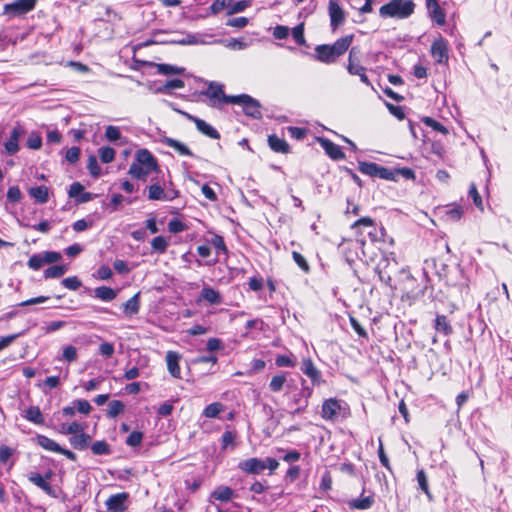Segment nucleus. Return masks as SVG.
<instances>
[{"mask_svg":"<svg viewBox=\"0 0 512 512\" xmlns=\"http://www.w3.org/2000/svg\"><path fill=\"white\" fill-rule=\"evenodd\" d=\"M354 35H346L338 39L332 45H318L315 48L316 59L322 63L330 64L334 63L338 57L343 55L350 47Z\"/></svg>","mask_w":512,"mask_h":512,"instance_id":"nucleus-1","label":"nucleus"},{"mask_svg":"<svg viewBox=\"0 0 512 512\" xmlns=\"http://www.w3.org/2000/svg\"><path fill=\"white\" fill-rule=\"evenodd\" d=\"M313 389L306 385V380L302 379L301 388H298L293 383L287 384V390L285 396L288 398L289 405L293 410L292 415H298L303 413L308 407V400L312 396Z\"/></svg>","mask_w":512,"mask_h":512,"instance_id":"nucleus-2","label":"nucleus"},{"mask_svg":"<svg viewBox=\"0 0 512 512\" xmlns=\"http://www.w3.org/2000/svg\"><path fill=\"white\" fill-rule=\"evenodd\" d=\"M415 4L412 0H391L379 9L382 18H408L414 12Z\"/></svg>","mask_w":512,"mask_h":512,"instance_id":"nucleus-3","label":"nucleus"},{"mask_svg":"<svg viewBox=\"0 0 512 512\" xmlns=\"http://www.w3.org/2000/svg\"><path fill=\"white\" fill-rule=\"evenodd\" d=\"M210 100V106L214 108H222L225 104H232L230 99L234 96H229L224 93V85L218 82H208V88L201 92Z\"/></svg>","mask_w":512,"mask_h":512,"instance_id":"nucleus-4","label":"nucleus"},{"mask_svg":"<svg viewBox=\"0 0 512 512\" xmlns=\"http://www.w3.org/2000/svg\"><path fill=\"white\" fill-rule=\"evenodd\" d=\"M232 104H238L243 107V111L247 116L254 119H260L262 117L261 104L258 100L247 94L235 95L234 98L230 99Z\"/></svg>","mask_w":512,"mask_h":512,"instance_id":"nucleus-5","label":"nucleus"},{"mask_svg":"<svg viewBox=\"0 0 512 512\" xmlns=\"http://www.w3.org/2000/svg\"><path fill=\"white\" fill-rule=\"evenodd\" d=\"M37 0H15L12 3L5 4L3 13L10 16H20L32 11L36 6Z\"/></svg>","mask_w":512,"mask_h":512,"instance_id":"nucleus-6","label":"nucleus"},{"mask_svg":"<svg viewBox=\"0 0 512 512\" xmlns=\"http://www.w3.org/2000/svg\"><path fill=\"white\" fill-rule=\"evenodd\" d=\"M343 404H345L343 401L335 398L326 399L322 404V418L328 421L337 420L344 409Z\"/></svg>","mask_w":512,"mask_h":512,"instance_id":"nucleus-7","label":"nucleus"},{"mask_svg":"<svg viewBox=\"0 0 512 512\" xmlns=\"http://www.w3.org/2000/svg\"><path fill=\"white\" fill-rule=\"evenodd\" d=\"M166 43L178 45H205L209 42L206 41L205 36L201 34L177 33L171 39L166 40Z\"/></svg>","mask_w":512,"mask_h":512,"instance_id":"nucleus-8","label":"nucleus"},{"mask_svg":"<svg viewBox=\"0 0 512 512\" xmlns=\"http://www.w3.org/2000/svg\"><path fill=\"white\" fill-rule=\"evenodd\" d=\"M431 55L439 64L448 61V42L443 37L434 40L431 45Z\"/></svg>","mask_w":512,"mask_h":512,"instance_id":"nucleus-9","label":"nucleus"},{"mask_svg":"<svg viewBox=\"0 0 512 512\" xmlns=\"http://www.w3.org/2000/svg\"><path fill=\"white\" fill-rule=\"evenodd\" d=\"M300 369L303 374L310 378L313 385L320 386L324 383L321 372L315 367L313 361L310 358H305L302 360Z\"/></svg>","mask_w":512,"mask_h":512,"instance_id":"nucleus-10","label":"nucleus"},{"mask_svg":"<svg viewBox=\"0 0 512 512\" xmlns=\"http://www.w3.org/2000/svg\"><path fill=\"white\" fill-rule=\"evenodd\" d=\"M239 469L249 474H260L267 469L266 461L259 458H249L243 460L238 465Z\"/></svg>","mask_w":512,"mask_h":512,"instance_id":"nucleus-11","label":"nucleus"},{"mask_svg":"<svg viewBox=\"0 0 512 512\" xmlns=\"http://www.w3.org/2000/svg\"><path fill=\"white\" fill-rule=\"evenodd\" d=\"M127 499L128 494L125 492L111 495L105 502L108 512H124Z\"/></svg>","mask_w":512,"mask_h":512,"instance_id":"nucleus-12","label":"nucleus"},{"mask_svg":"<svg viewBox=\"0 0 512 512\" xmlns=\"http://www.w3.org/2000/svg\"><path fill=\"white\" fill-rule=\"evenodd\" d=\"M426 7L431 19L439 26H443L446 22L445 11L440 7L437 0H426Z\"/></svg>","mask_w":512,"mask_h":512,"instance_id":"nucleus-13","label":"nucleus"},{"mask_svg":"<svg viewBox=\"0 0 512 512\" xmlns=\"http://www.w3.org/2000/svg\"><path fill=\"white\" fill-rule=\"evenodd\" d=\"M185 115L190 121L195 123L197 130L199 132H201L202 134H204L207 137L212 138V139L220 138L219 132L214 127H212L210 124L205 122L204 120L197 118L193 115H190L188 113H185Z\"/></svg>","mask_w":512,"mask_h":512,"instance_id":"nucleus-14","label":"nucleus"},{"mask_svg":"<svg viewBox=\"0 0 512 512\" xmlns=\"http://www.w3.org/2000/svg\"><path fill=\"white\" fill-rule=\"evenodd\" d=\"M320 146L324 149L326 154L333 160H340L345 157L339 145L333 143L327 138H318Z\"/></svg>","mask_w":512,"mask_h":512,"instance_id":"nucleus-15","label":"nucleus"},{"mask_svg":"<svg viewBox=\"0 0 512 512\" xmlns=\"http://www.w3.org/2000/svg\"><path fill=\"white\" fill-rule=\"evenodd\" d=\"M146 168H150L153 170L158 169L157 160L154 155L147 149H139L135 154V161Z\"/></svg>","mask_w":512,"mask_h":512,"instance_id":"nucleus-16","label":"nucleus"},{"mask_svg":"<svg viewBox=\"0 0 512 512\" xmlns=\"http://www.w3.org/2000/svg\"><path fill=\"white\" fill-rule=\"evenodd\" d=\"M329 16L333 30L341 25L345 20L344 11L338 5L336 0H330L329 2Z\"/></svg>","mask_w":512,"mask_h":512,"instance_id":"nucleus-17","label":"nucleus"},{"mask_svg":"<svg viewBox=\"0 0 512 512\" xmlns=\"http://www.w3.org/2000/svg\"><path fill=\"white\" fill-rule=\"evenodd\" d=\"M28 480L36 485L38 488L42 489L46 494H48L51 497L56 498V492L51 487V485L44 479L43 476H41L37 472H30L28 475Z\"/></svg>","mask_w":512,"mask_h":512,"instance_id":"nucleus-18","label":"nucleus"},{"mask_svg":"<svg viewBox=\"0 0 512 512\" xmlns=\"http://www.w3.org/2000/svg\"><path fill=\"white\" fill-rule=\"evenodd\" d=\"M180 355L175 351H168L166 354V364L169 373L174 378H181V371L179 367Z\"/></svg>","mask_w":512,"mask_h":512,"instance_id":"nucleus-19","label":"nucleus"},{"mask_svg":"<svg viewBox=\"0 0 512 512\" xmlns=\"http://www.w3.org/2000/svg\"><path fill=\"white\" fill-rule=\"evenodd\" d=\"M162 143L166 146L174 149L177 153L184 156H194L191 150L182 142L170 138V137H164L162 139Z\"/></svg>","mask_w":512,"mask_h":512,"instance_id":"nucleus-20","label":"nucleus"},{"mask_svg":"<svg viewBox=\"0 0 512 512\" xmlns=\"http://www.w3.org/2000/svg\"><path fill=\"white\" fill-rule=\"evenodd\" d=\"M123 312L126 316H133L140 310V293H136L128 299L123 305Z\"/></svg>","mask_w":512,"mask_h":512,"instance_id":"nucleus-21","label":"nucleus"},{"mask_svg":"<svg viewBox=\"0 0 512 512\" xmlns=\"http://www.w3.org/2000/svg\"><path fill=\"white\" fill-rule=\"evenodd\" d=\"M268 144H269V147L274 151V152H277V153H288L289 150H290V147L288 145V143L278 137L277 135L273 134V135H270L268 137Z\"/></svg>","mask_w":512,"mask_h":512,"instance_id":"nucleus-22","label":"nucleus"},{"mask_svg":"<svg viewBox=\"0 0 512 512\" xmlns=\"http://www.w3.org/2000/svg\"><path fill=\"white\" fill-rule=\"evenodd\" d=\"M293 381H289V383H292ZM288 381H287V373L281 372L277 375H274L269 383V389L274 392L278 393L280 392L285 386L287 387Z\"/></svg>","mask_w":512,"mask_h":512,"instance_id":"nucleus-23","label":"nucleus"},{"mask_svg":"<svg viewBox=\"0 0 512 512\" xmlns=\"http://www.w3.org/2000/svg\"><path fill=\"white\" fill-rule=\"evenodd\" d=\"M201 298L204 299L205 301H207L208 303L212 304V305H219L222 303V296L221 294L209 287V286H205L202 290H201Z\"/></svg>","mask_w":512,"mask_h":512,"instance_id":"nucleus-24","label":"nucleus"},{"mask_svg":"<svg viewBox=\"0 0 512 512\" xmlns=\"http://www.w3.org/2000/svg\"><path fill=\"white\" fill-rule=\"evenodd\" d=\"M28 193L37 203L44 204L49 200V191L44 185L31 187Z\"/></svg>","mask_w":512,"mask_h":512,"instance_id":"nucleus-25","label":"nucleus"},{"mask_svg":"<svg viewBox=\"0 0 512 512\" xmlns=\"http://www.w3.org/2000/svg\"><path fill=\"white\" fill-rule=\"evenodd\" d=\"M153 171V169L146 168L145 166L139 163L133 162L129 167L128 173L131 177L135 179L145 180L147 176Z\"/></svg>","mask_w":512,"mask_h":512,"instance_id":"nucleus-26","label":"nucleus"},{"mask_svg":"<svg viewBox=\"0 0 512 512\" xmlns=\"http://www.w3.org/2000/svg\"><path fill=\"white\" fill-rule=\"evenodd\" d=\"M23 417L34 424H44V417L38 406H30L25 410Z\"/></svg>","mask_w":512,"mask_h":512,"instance_id":"nucleus-27","label":"nucleus"},{"mask_svg":"<svg viewBox=\"0 0 512 512\" xmlns=\"http://www.w3.org/2000/svg\"><path fill=\"white\" fill-rule=\"evenodd\" d=\"M91 440L90 435L84 433V431L79 432L75 435H73L70 438V444L77 450H83L88 447V444Z\"/></svg>","mask_w":512,"mask_h":512,"instance_id":"nucleus-28","label":"nucleus"},{"mask_svg":"<svg viewBox=\"0 0 512 512\" xmlns=\"http://www.w3.org/2000/svg\"><path fill=\"white\" fill-rule=\"evenodd\" d=\"M37 444L41 446L43 449L58 453L61 451V446L56 443L53 439H50L44 435H37L36 437Z\"/></svg>","mask_w":512,"mask_h":512,"instance_id":"nucleus-29","label":"nucleus"},{"mask_svg":"<svg viewBox=\"0 0 512 512\" xmlns=\"http://www.w3.org/2000/svg\"><path fill=\"white\" fill-rule=\"evenodd\" d=\"M19 137L20 131L17 128H14L11 131L10 138L5 142V149L8 154H15L19 150Z\"/></svg>","mask_w":512,"mask_h":512,"instance_id":"nucleus-30","label":"nucleus"},{"mask_svg":"<svg viewBox=\"0 0 512 512\" xmlns=\"http://www.w3.org/2000/svg\"><path fill=\"white\" fill-rule=\"evenodd\" d=\"M165 190L159 183L151 184L148 187V199L153 201H165Z\"/></svg>","mask_w":512,"mask_h":512,"instance_id":"nucleus-31","label":"nucleus"},{"mask_svg":"<svg viewBox=\"0 0 512 512\" xmlns=\"http://www.w3.org/2000/svg\"><path fill=\"white\" fill-rule=\"evenodd\" d=\"M94 294L96 298L101 299L102 301H112L116 298V291L107 286H100L94 290Z\"/></svg>","mask_w":512,"mask_h":512,"instance_id":"nucleus-32","label":"nucleus"},{"mask_svg":"<svg viewBox=\"0 0 512 512\" xmlns=\"http://www.w3.org/2000/svg\"><path fill=\"white\" fill-rule=\"evenodd\" d=\"M435 329L445 335L452 333V327L445 315H437L435 319Z\"/></svg>","mask_w":512,"mask_h":512,"instance_id":"nucleus-33","label":"nucleus"},{"mask_svg":"<svg viewBox=\"0 0 512 512\" xmlns=\"http://www.w3.org/2000/svg\"><path fill=\"white\" fill-rule=\"evenodd\" d=\"M67 271V267L65 265H54L47 268L44 271V277L46 279L59 278L63 276Z\"/></svg>","mask_w":512,"mask_h":512,"instance_id":"nucleus-34","label":"nucleus"},{"mask_svg":"<svg viewBox=\"0 0 512 512\" xmlns=\"http://www.w3.org/2000/svg\"><path fill=\"white\" fill-rule=\"evenodd\" d=\"M84 430H85V426L78 422H72L69 424L63 423L60 428V432L62 434H70V435H75Z\"/></svg>","mask_w":512,"mask_h":512,"instance_id":"nucleus-35","label":"nucleus"},{"mask_svg":"<svg viewBox=\"0 0 512 512\" xmlns=\"http://www.w3.org/2000/svg\"><path fill=\"white\" fill-rule=\"evenodd\" d=\"M91 450L95 455H109L111 453L110 445L106 441H96L91 445Z\"/></svg>","mask_w":512,"mask_h":512,"instance_id":"nucleus-36","label":"nucleus"},{"mask_svg":"<svg viewBox=\"0 0 512 512\" xmlns=\"http://www.w3.org/2000/svg\"><path fill=\"white\" fill-rule=\"evenodd\" d=\"M232 496L233 490L229 487H219L212 493V497L219 501H228Z\"/></svg>","mask_w":512,"mask_h":512,"instance_id":"nucleus-37","label":"nucleus"},{"mask_svg":"<svg viewBox=\"0 0 512 512\" xmlns=\"http://www.w3.org/2000/svg\"><path fill=\"white\" fill-rule=\"evenodd\" d=\"M377 168H378V164H376L374 162H359V167H358L359 171L362 174H365V175H368L371 177H376Z\"/></svg>","mask_w":512,"mask_h":512,"instance_id":"nucleus-38","label":"nucleus"},{"mask_svg":"<svg viewBox=\"0 0 512 512\" xmlns=\"http://www.w3.org/2000/svg\"><path fill=\"white\" fill-rule=\"evenodd\" d=\"M373 504V498L370 496L361 498V499H354L350 502V507L354 509L359 510H366L369 509Z\"/></svg>","mask_w":512,"mask_h":512,"instance_id":"nucleus-39","label":"nucleus"},{"mask_svg":"<svg viewBox=\"0 0 512 512\" xmlns=\"http://www.w3.org/2000/svg\"><path fill=\"white\" fill-rule=\"evenodd\" d=\"M157 71L162 75H174L182 74L184 72V68H180L170 64H157Z\"/></svg>","mask_w":512,"mask_h":512,"instance_id":"nucleus-40","label":"nucleus"},{"mask_svg":"<svg viewBox=\"0 0 512 512\" xmlns=\"http://www.w3.org/2000/svg\"><path fill=\"white\" fill-rule=\"evenodd\" d=\"M87 169L92 177L98 178L101 175V167L98 164L95 155H90L88 158Z\"/></svg>","mask_w":512,"mask_h":512,"instance_id":"nucleus-41","label":"nucleus"},{"mask_svg":"<svg viewBox=\"0 0 512 512\" xmlns=\"http://www.w3.org/2000/svg\"><path fill=\"white\" fill-rule=\"evenodd\" d=\"M209 243L217 249V255H220V253L227 254L228 249L222 236L214 234Z\"/></svg>","mask_w":512,"mask_h":512,"instance_id":"nucleus-42","label":"nucleus"},{"mask_svg":"<svg viewBox=\"0 0 512 512\" xmlns=\"http://www.w3.org/2000/svg\"><path fill=\"white\" fill-rule=\"evenodd\" d=\"M99 157L103 163H110L115 158V150L112 147L104 146L98 150Z\"/></svg>","mask_w":512,"mask_h":512,"instance_id":"nucleus-43","label":"nucleus"},{"mask_svg":"<svg viewBox=\"0 0 512 512\" xmlns=\"http://www.w3.org/2000/svg\"><path fill=\"white\" fill-rule=\"evenodd\" d=\"M223 410V405L221 403L215 402L211 403L204 409L203 415L207 418H215L219 415V413Z\"/></svg>","mask_w":512,"mask_h":512,"instance_id":"nucleus-44","label":"nucleus"},{"mask_svg":"<svg viewBox=\"0 0 512 512\" xmlns=\"http://www.w3.org/2000/svg\"><path fill=\"white\" fill-rule=\"evenodd\" d=\"M359 50L356 47H352L349 51L347 71L350 74L351 67H363L359 60Z\"/></svg>","mask_w":512,"mask_h":512,"instance_id":"nucleus-45","label":"nucleus"},{"mask_svg":"<svg viewBox=\"0 0 512 512\" xmlns=\"http://www.w3.org/2000/svg\"><path fill=\"white\" fill-rule=\"evenodd\" d=\"M124 408L125 405L121 401L113 400L109 403L108 406V416L114 418L121 414L124 411Z\"/></svg>","mask_w":512,"mask_h":512,"instance_id":"nucleus-46","label":"nucleus"},{"mask_svg":"<svg viewBox=\"0 0 512 512\" xmlns=\"http://www.w3.org/2000/svg\"><path fill=\"white\" fill-rule=\"evenodd\" d=\"M422 122L428 126V127H431L433 130L437 131V132H440L442 134H447L448 133V130L447 128L442 125L440 122L436 121L435 119L431 118V117H424L422 119Z\"/></svg>","mask_w":512,"mask_h":512,"instance_id":"nucleus-47","label":"nucleus"},{"mask_svg":"<svg viewBox=\"0 0 512 512\" xmlns=\"http://www.w3.org/2000/svg\"><path fill=\"white\" fill-rule=\"evenodd\" d=\"M232 0H215L210 6L212 14H218L224 9L230 10Z\"/></svg>","mask_w":512,"mask_h":512,"instance_id":"nucleus-48","label":"nucleus"},{"mask_svg":"<svg viewBox=\"0 0 512 512\" xmlns=\"http://www.w3.org/2000/svg\"><path fill=\"white\" fill-rule=\"evenodd\" d=\"M151 246L158 253H164L168 247V242L163 236H157L151 241Z\"/></svg>","mask_w":512,"mask_h":512,"instance_id":"nucleus-49","label":"nucleus"},{"mask_svg":"<svg viewBox=\"0 0 512 512\" xmlns=\"http://www.w3.org/2000/svg\"><path fill=\"white\" fill-rule=\"evenodd\" d=\"M29 268L33 270H39L43 265H45L44 257L42 253L32 255L28 260Z\"/></svg>","mask_w":512,"mask_h":512,"instance_id":"nucleus-50","label":"nucleus"},{"mask_svg":"<svg viewBox=\"0 0 512 512\" xmlns=\"http://www.w3.org/2000/svg\"><path fill=\"white\" fill-rule=\"evenodd\" d=\"M376 177H379L384 180H390V181L397 180V177H395L394 170H391L389 168H386V167H383L380 165H378Z\"/></svg>","mask_w":512,"mask_h":512,"instance_id":"nucleus-51","label":"nucleus"},{"mask_svg":"<svg viewBox=\"0 0 512 512\" xmlns=\"http://www.w3.org/2000/svg\"><path fill=\"white\" fill-rule=\"evenodd\" d=\"M374 228V220L370 217H362L358 219L352 225V229L357 230V233H360L361 228Z\"/></svg>","mask_w":512,"mask_h":512,"instance_id":"nucleus-52","label":"nucleus"},{"mask_svg":"<svg viewBox=\"0 0 512 512\" xmlns=\"http://www.w3.org/2000/svg\"><path fill=\"white\" fill-rule=\"evenodd\" d=\"M62 359L67 362H74L77 360V348L68 345L63 348Z\"/></svg>","mask_w":512,"mask_h":512,"instance_id":"nucleus-53","label":"nucleus"},{"mask_svg":"<svg viewBox=\"0 0 512 512\" xmlns=\"http://www.w3.org/2000/svg\"><path fill=\"white\" fill-rule=\"evenodd\" d=\"M73 405H75L76 410L81 414H89L92 410V406L87 400L84 399H77L72 402Z\"/></svg>","mask_w":512,"mask_h":512,"instance_id":"nucleus-54","label":"nucleus"},{"mask_svg":"<svg viewBox=\"0 0 512 512\" xmlns=\"http://www.w3.org/2000/svg\"><path fill=\"white\" fill-rule=\"evenodd\" d=\"M105 137L108 141L115 142L121 138V132L118 127L109 125L106 127Z\"/></svg>","mask_w":512,"mask_h":512,"instance_id":"nucleus-55","label":"nucleus"},{"mask_svg":"<svg viewBox=\"0 0 512 512\" xmlns=\"http://www.w3.org/2000/svg\"><path fill=\"white\" fill-rule=\"evenodd\" d=\"M350 74L359 76L361 82L364 83L365 85H367V86L372 85L369 78L366 75L365 67H351Z\"/></svg>","mask_w":512,"mask_h":512,"instance_id":"nucleus-56","label":"nucleus"},{"mask_svg":"<svg viewBox=\"0 0 512 512\" xmlns=\"http://www.w3.org/2000/svg\"><path fill=\"white\" fill-rule=\"evenodd\" d=\"M184 81L181 80V79H172V80H169L167 81L163 88L160 89V91L162 92H169L171 90H174V89H181L184 87Z\"/></svg>","mask_w":512,"mask_h":512,"instance_id":"nucleus-57","label":"nucleus"},{"mask_svg":"<svg viewBox=\"0 0 512 512\" xmlns=\"http://www.w3.org/2000/svg\"><path fill=\"white\" fill-rule=\"evenodd\" d=\"M143 433L140 431H133L126 439V444L131 447H137L141 444Z\"/></svg>","mask_w":512,"mask_h":512,"instance_id":"nucleus-58","label":"nucleus"},{"mask_svg":"<svg viewBox=\"0 0 512 512\" xmlns=\"http://www.w3.org/2000/svg\"><path fill=\"white\" fill-rule=\"evenodd\" d=\"M293 260L296 262V264L306 273L310 271V266L304 256L300 254L297 251L292 252Z\"/></svg>","mask_w":512,"mask_h":512,"instance_id":"nucleus-59","label":"nucleus"},{"mask_svg":"<svg viewBox=\"0 0 512 512\" xmlns=\"http://www.w3.org/2000/svg\"><path fill=\"white\" fill-rule=\"evenodd\" d=\"M275 364L278 367H295L296 361L288 355H278L275 359Z\"/></svg>","mask_w":512,"mask_h":512,"instance_id":"nucleus-60","label":"nucleus"},{"mask_svg":"<svg viewBox=\"0 0 512 512\" xmlns=\"http://www.w3.org/2000/svg\"><path fill=\"white\" fill-rule=\"evenodd\" d=\"M250 5V1L248 0H241V1H238V2H231V6H230V10L228 11V14L232 15V14H236V13H239V12H242L244 11L247 7H249Z\"/></svg>","mask_w":512,"mask_h":512,"instance_id":"nucleus-61","label":"nucleus"},{"mask_svg":"<svg viewBox=\"0 0 512 512\" xmlns=\"http://www.w3.org/2000/svg\"><path fill=\"white\" fill-rule=\"evenodd\" d=\"M417 481H418L420 489L427 496L430 497L431 495H430V492H429L427 476H426V474H425V472L423 470L418 471V473H417Z\"/></svg>","mask_w":512,"mask_h":512,"instance_id":"nucleus-62","label":"nucleus"},{"mask_svg":"<svg viewBox=\"0 0 512 512\" xmlns=\"http://www.w3.org/2000/svg\"><path fill=\"white\" fill-rule=\"evenodd\" d=\"M62 284L65 288L69 290H77L82 285L81 281L76 276L67 277L63 279Z\"/></svg>","mask_w":512,"mask_h":512,"instance_id":"nucleus-63","label":"nucleus"},{"mask_svg":"<svg viewBox=\"0 0 512 512\" xmlns=\"http://www.w3.org/2000/svg\"><path fill=\"white\" fill-rule=\"evenodd\" d=\"M22 193L17 186H12L7 191V199L12 203H17L21 200Z\"/></svg>","mask_w":512,"mask_h":512,"instance_id":"nucleus-64","label":"nucleus"}]
</instances>
